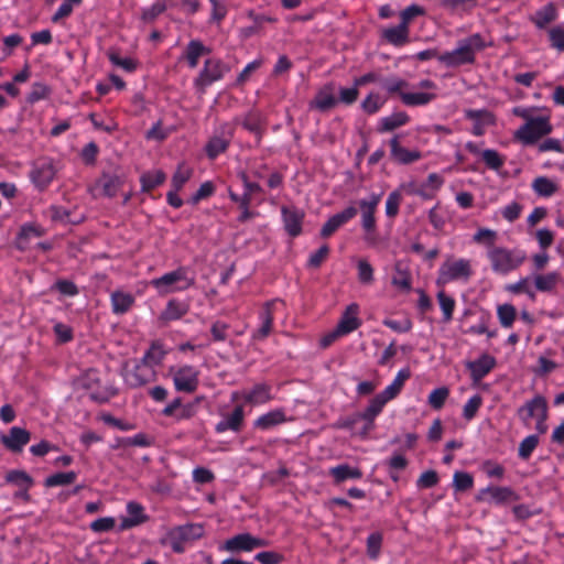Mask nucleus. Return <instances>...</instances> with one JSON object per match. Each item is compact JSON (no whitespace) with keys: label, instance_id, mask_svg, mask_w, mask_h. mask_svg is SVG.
<instances>
[{"label":"nucleus","instance_id":"obj_1","mask_svg":"<svg viewBox=\"0 0 564 564\" xmlns=\"http://www.w3.org/2000/svg\"><path fill=\"white\" fill-rule=\"evenodd\" d=\"M485 47L482 37L479 34H473L458 42L455 50L437 56L438 61L448 66L456 67L464 64L474 63L475 53Z\"/></svg>","mask_w":564,"mask_h":564},{"label":"nucleus","instance_id":"obj_2","mask_svg":"<svg viewBox=\"0 0 564 564\" xmlns=\"http://www.w3.org/2000/svg\"><path fill=\"white\" fill-rule=\"evenodd\" d=\"M491 269L498 274H507L518 269L527 259V254L520 249H507L503 247H490L487 251Z\"/></svg>","mask_w":564,"mask_h":564},{"label":"nucleus","instance_id":"obj_3","mask_svg":"<svg viewBox=\"0 0 564 564\" xmlns=\"http://www.w3.org/2000/svg\"><path fill=\"white\" fill-rule=\"evenodd\" d=\"M195 284V278L188 275V269L180 267L151 281V285L160 295L185 291Z\"/></svg>","mask_w":564,"mask_h":564},{"label":"nucleus","instance_id":"obj_4","mask_svg":"<svg viewBox=\"0 0 564 564\" xmlns=\"http://www.w3.org/2000/svg\"><path fill=\"white\" fill-rule=\"evenodd\" d=\"M471 275L473 267L470 260L448 258L438 269L436 285L443 288L454 281L467 282Z\"/></svg>","mask_w":564,"mask_h":564},{"label":"nucleus","instance_id":"obj_5","mask_svg":"<svg viewBox=\"0 0 564 564\" xmlns=\"http://www.w3.org/2000/svg\"><path fill=\"white\" fill-rule=\"evenodd\" d=\"M552 132L549 117H535L522 124L514 133V138L523 144H533L542 137Z\"/></svg>","mask_w":564,"mask_h":564},{"label":"nucleus","instance_id":"obj_6","mask_svg":"<svg viewBox=\"0 0 564 564\" xmlns=\"http://www.w3.org/2000/svg\"><path fill=\"white\" fill-rule=\"evenodd\" d=\"M229 70L230 67L221 59L208 58L204 62V66L195 78L194 85L200 90V93H204L206 87L217 80H220Z\"/></svg>","mask_w":564,"mask_h":564},{"label":"nucleus","instance_id":"obj_7","mask_svg":"<svg viewBox=\"0 0 564 564\" xmlns=\"http://www.w3.org/2000/svg\"><path fill=\"white\" fill-rule=\"evenodd\" d=\"M170 373L173 377L174 387L180 392L193 393L198 388L199 371L189 365L177 368H171Z\"/></svg>","mask_w":564,"mask_h":564},{"label":"nucleus","instance_id":"obj_8","mask_svg":"<svg viewBox=\"0 0 564 564\" xmlns=\"http://www.w3.org/2000/svg\"><path fill=\"white\" fill-rule=\"evenodd\" d=\"M268 545L267 540L256 538L250 533H240L225 541L221 550L227 552H251L258 547H264Z\"/></svg>","mask_w":564,"mask_h":564},{"label":"nucleus","instance_id":"obj_9","mask_svg":"<svg viewBox=\"0 0 564 564\" xmlns=\"http://www.w3.org/2000/svg\"><path fill=\"white\" fill-rule=\"evenodd\" d=\"M518 415L524 424H529L530 420L533 417L536 420H539V417L547 419L546 399L540 394L535 395L519 408Z\"/></svg>","mask_w":564,"mask_h":564},{"label":"nucleus","instance_id":"obj_10","mask_svg":"<svg viewBox=\"0 0 564 564\" xmlns=\"http://www.w3.org/2000/svg\"><path fill=\"white\" fill-rule=\"evenodd\" d=\"M155 370L142 360L132 369H126L124 381L131 388H139L154 381Z\"/></svg>","mask_w":564,"mask_h":564},{"label":"nucleus","instance_id":"obj_11","mask_svg":"<svg viewBox=\"0 0 564 564\" xmlns=\"http://www.w3.org/2000/svg\"><path fill=\"white\" fill-rule=\"evenodd\" d=\"M31 433L22 427L12 426L8 434L0 435L2 445L13 453L22 452L23 447L30 442Z\"/></svg>","mask_w":564,"mask_h":564},{"label":"nucleus","instance_id":"obj_12","mask_svg":"<svg viewBox=\"0 0 564 564\" xmlns=\"http://www.w3.org/2000/svg\"><path fill=\"white\" fill-rule=\"evenodd\" d=\"M381 200V194H371L368 198L358 202L361 213V227L371 230L376 226L375 213Z\"/></svg>","mask_w":564,"mask_h":564},{"label":"nucleus","instance_id":"obj_13","mask_svg":"<svg viewBox=\"0 0 564 564\" xmlns=\"http://www.w3.org/2000/svg\"><path fill=\"white\" fill-rule=\"evenodd\" d=\"M338 100L334 94V86L332 84L325 85L322 87L315 95V97L310 101L308 108L311 110H317L321 112H326L334 108L337 105Z\"/></svg>","mask_w":564,"mask_h":564},{"label":"nucleus","instance_id":"obj_14","mask_svg":"<svg viewBox=\"0 0 564 564\" xmlns=\"http://www.w3.org/2000/svg\"><path fill=\"white\" fill-rule=\"evenodd\" d=\"M358 213L355 206H348L343 212L332 216L322 227L321 236L327 238L332 236L339 227L352 219Z\"/></svg>","mask_w":564,"mask_h":564},{"label":"nucleus","instance_id":"obj_15","mask_svg":"<svg viewBox=\"0 0 564 564\" xmlns=\"http://www.w3.org/2000/svg\"><path fill=\"white\" fill-rule=\"evenodd\" d=\"M245 422V411L242 405H237L231 413L225 414L216 424L215 431L224 433L226 431L240 432Z\"/></svg>","mask_w":564,"mask_h":564},{"label":"nucleus","instance_id":"obj_16","mask_svg":"<svg viewBox=\"0 0 564 564\" xmlns=\"http://www.w3.org/2000/svg\"><path fill=\"white\" fill-rule=\"evenodd\" d=\"M391 159L399 164H411L422 158V153L417 150H408L399 142V137L394 135L390 140Z\"/></svg>","mask_w":564,"mask_h":564},{"label":"nucleus","instance_id":"obj_17","mask_svg":"<svg viewBox=\"0 0 564 564\" xmlns=\"http://www.w3.org/2000/svg\"><path fill=\"white\" fill-rule=\"evenodd\" d=\"M496 366V359L484 354L478 359L467 362V368L470 371L471 380L476 383L486 377Z\"/></svg>","mask_w":564,"mask_h":564},{"label":"nucleus","instance_id":"obj_18","mask_svg":"<svg viewBox=\"0 0 564 564\" xmlns=\"http://www.w3.org/2000/svg\"><path fill=\"white\" fill-rule=\"evenodd\" d=\"M281 212L286 232L292 237L299 236L302 231L304 213L296 207L288 206H283Z\"/></svg>","mask_w":564,"mask_h":564},{"label":"nucleus","instance_id":"obj_19","mask_svg":"<svg viewBox=\"0 0 564 564\" xmlns=\"http://www.w3.org/2000/svg\"><path fill=\"white\" fill-rule=\"evenodd\" d=\"M232 137V131L229 126H224L219 134L214 135L206 145V153L208 158L215 159L218 154L226 151Z\"/></svg>","mask_w":564,"mask_h":564},{"label":"nucleus","instance_id":"obj_20","mask_svg":"<svg viewBox=\"0 0 564 564\" xmlns=\"http://www.w3.org/2000/svg\"><path fill=\"white\" fill-rule=\"evenodd\" d=\"M241 398L251 405L264 404L272 399L271 387L267 383H257L251 389L241 391Z\"/></svg>","mask_w":564,"mask_h":564},{"label":"nucleus","instance_id":"obj_21","mask_svg":"<svg viewBox=\"0 0 564 564\" xmlns=\"http://www.w3.org/2000/svg\"><path fill=\"white\" fill-rule=\"evenodd\" d=\"M516 495L509 487H487L481 489L477 496V500H490L496 503H503L513 500Z\"/></svg>","mask_w":564,"mask_h":564},{"label":"nucleus","instance_id":"obj_22","mask_svg":"<svg viewBox=\"0 0 564 564\" xmlns=\"http://www.w3.org/2000/svg\"><path fill=\"white\" fill-rule=\"evenodd\" d=\"M386 401L381 395L377 394L361 413H357V419L366 421L362 434L366 435L373 427L375 417L382 411Z\"/></svg>","mask_w":564,"mask_h":564},{"label":"nucleus","instance_id":"obj_23","mask_svg":"<svg viewBox=\"0 0 564 564\" xmlns=\"http://www.w3.org/2000/svg\"><path fill=\"white\" fill-rule=\"evenodd\" d=\"M558 17L557 8L554 3L550 2L536 10L531 17L530 21L540 30L545 29L547 25L556 21Z\"/></svg>","mask_w":564,"mask_h":564},{"label":"nucleus","instance_id":"obj_24","mask_svg":"<svg viewBox=\"0 0 564 564\" xmlns=\"http://www.w3.org/2000/svg\"><path fill=\"white\" fill-rule=\"evenodd\" d=\"M127 511H128L129 516L126 518H122L120 525H119L120 530L131 529L133 527L144 523L148 520V516L144 514V512H143L144 511L143 507L138 502L130 501L127 505Z\"/></svg>","mask_w":564,"mask_h":564},{"label":"nucleus","instance_id":"obj_25","mask_svg":"<svg viewBox=\"0 0 564 564\" xmlns=\"http://www.w3.org/2000/svg\"><path fill=\"white\" fill-rule=\"evenodd\" d=\"M410 29L402 24L383 29L381 31V37L393 46H403L409 42Z\"/></svg>","mask_w":564,"mask_h":564},{"label":"nucleus","instance_id":"obj_26","mask_svg":"<svg viewBox=\"0 0 564 564\" xmlns=\"http://www.w3.org/2000/svg\"><path fill=\"white\" fill-rule=\"evenodd\" d=\"M55 170L48 162H42L34 165L31 171L33 183L41 189L45 188L54 178Z\"/></svg>","mask_w":564,"mask_h":564},{"label":"nucleus","instance_id":"obj_27","mask_svg":"<svg viewBox=\"0 0 564 564\" xmlns=\"http://www.w3.org/2000/svg\"><path fill=\"white\" fill-rule=\"evenodd\" d=\"M204 534V527L197 523H191L185 525H180L173 529L170 533L171 540L177 541H194L202 538Z\"/></svg>","mask_w":564,"mask_h":564},{"label":"nucleus","instance_id":"obj_28","mask_svg":"<svg viewBox=\"0 0 564 564\" xmlns=\"http://www.w3.org/2000/svg\"><path fill=\"white\" fill-rule=\"evenodd\" d=\"M359 326L360 319L358 318V305L350 304L344 312L336 328L343 335H347L356 330Z\"/></svg>","mask_w":564,"mask_h":564},{"label":"nucleus","instance_id":"obj_29","mask_svg":"<svg viewBox=\"0 0 564 564\" xmlns=\"http://www.w3.org/2000/svg\"><path fill=\"white\" fill-rule=\"evenodd\" d=\"M466 117L474 120L473 133L475 135H482L485 127L494 122L492 115L487 110H467Z\"/></svg>","mask_w":564,"mask_h":564},{"label":"nucleus","instance_id":"obj_30","mask_svg":"<svg viewBox=\"0 0 564 564\" xmlns=\"http://www.w3.org/2000/svg\"><path fill=\"white\" fill-rule=\"evenodd\" d=\"M285 421V412L282 409H275L259 416L254 421V427L260 430H269L273 426L284 423Z\"/></svg>","mask_w":564,"mask_h":564},{"label":"nucleus","instance_id":"obj_31","mask_svg":"<svg viewBox=\"0 0 564 564\" xmlns=\"http://www.w3.org/2000/svg\"><path fill=\"white\" fill-rule=\"evenodd\" d=\"M111 300V306L112 312L117 315H121L127 313L134 303V297L132 294L122 292V291H115L111 293L110 296Z\"/></svg>","mask_w":564,"mask_h":564},{"label":"nucleus","instance_id":"obj_32","mask_svg":"<svg viewBox=\"0 0 564 564\" xmlns=\"http://www.w3.org/2000/svg\"><path fill=\"white\" fill-rule=\"evenodd\" d=\"M210 50L205 46L199 40H192L188 42L184 56L191 68H195L198 65L200 56L208 54Z\"/></svg>","mask_w":564,"mask_h":564},{"label":"nucleus","instance_id":"obj_33","mask_svg":"<svg viewBox=\"0 0 564 564\" xmlns=\"http://www.w3.org/2000/svg\"><path fill=\"white\" fill-rule=\"evenodd\" d=\"M329 475L334 478L336 484H340L347 479H360L362 471L357 467H351L348 464L337 465L329 469Z\"/></svg>","mask_w":564,"mask_h":564},{"label":"nucleus","instance_id":"obj_34","mask_svg":"<svg viewBox=\"0 0 564 564\" xmlns=\"http://www.w3.org/2000/svg\"><path fill=\"white\" fill-rule=\"evenodd\" d=\"M410 378L409 369H401L391 384H389L382 392L379 393L386 401L394 399L402 390L404 382Z\"/></svg>","mask_w":564,"mask_h":564},{"label":"nucleus","instance_id":"obj_35","mask_svg":"<svg viewBox=\"0 0 564 564\" xmlns=\"http://www.w3.org/2000/svg\"><path fill=\"white\" fill-rule=\"evenodd\" d=\"M187 311V304L176 300H171L167 302L165 310L161 313L160 318L164 322L176 321L183 317Z\"/></svg>","mask_w":564,"mask_h":564},{"label":"nucleus","instance_id":"obj_36","mask_svg":"<svg viewBox=\"0 0 564 564\" xmlns=\"http://www.w3.org/2000/svg\"><path fill=\"white\" fill-rule=\"evenodd\" d=\"M121 185V177L115 174H102L97 182V186L100 187L102 194L108 197L115 196Z\"/></svg>","mask_w":564,"mask_h":564},{"label":"nucleus","instance_id":"obj_37","mask_svg":"<svg viewBox=\"0 0 564 564\" xmlns=\"http://www.w3.org/2000/svg\"><path fill=\"white\" fill-rule=\"evenodd\" d=\"M436 98L434 93H401V101L409 107L424 106Z\"/></svg>","mask_w":564,"mask_h":564},{"label":"nucleus","instance_id":"obj_38","mask_svg":"<svg viewBox=\"0 0 564 564\" xmlns=\"http://www.w3.org/2000/svg\"><path fill=\"white\" fill-rule=\"evenodd\" d=\"M392 285L402 290L410 291L411 290V274L409 269L403 265L401 262H397L394 265V275L391 281Z\"/></svg>","mask_w":564,"mask_h":564},{"label":"nucleus","instance_id":"obj_39","mask_svg":"<svg viewBox=\"0 0 564 564\" xmlns=\"http://www.w3.org/2000/svg\"><path fill=\"white\" fill-rule=\"evenodd\" d=\"M409 116L405 112H394L391 116L383 117L380 120V132H389L393 131L394 129L404 126L409 121Z\"/></svg>","mask_w":564,"mask_h":564},{"label":"nucleus","instance_id":"obj_40","mask_svg":"<svg viewBox=\"0 0 564 564\" xmlns=\"http://www.w3.org/2000/svg\"><path fill=\"white\" fill-rule=\"evenodd\" d=\"M532 189L542 197H550L557 192V185L546 176H539L532 182Z\"/></svg>","mask_w":564,"mask_h":564},{"label":"nucleus","instance_id":"obj_41","mask_svg":"<svg viewBox=\"0 0 564 564\" xmlns=\"http://www.w3.org/2000/svg\"><path fill=\"white\" fill-rule=\"evenodd\" d=\"M561 281V275L557 272H549L546 274H538L534 276V284L540 292H551L555 289Z\"/></svg>","mask_w":564,"mask_h":564},{"label":"nucleus","instance_id":"obj_42","mask_svg":"<svg viewBox=\"0 0 564 564\" xmlns=\"http://www.w3.org/2000/svg\"><path fill=\"white\" fill-rule=\"evenodd\" d=\"M165 356V350L160 343H153L150 349L145 352L142 358V361L150 367L158 366L162 362Z\"/></svg>","mask_w":564,"mask_h":564},{"label":"nucleus","instance_id":"obj_43","mask_svg":"<svg viewBox=\"0 0 564 564\" xmlns=\"http://www.w3.org/2000/svg\"><path fill=\"white\" fill-rule=\"evenodd\" d=\"M173 0H162L153 3L142 12V20L144 22L154 21L161 13H163L167 7H172Z\"/></svg>","mask_w":564,"mask_h":564},{"label":"nucleus","instance_id":"obj_44","mask_svg":"<svg viewBox=\"0 0 564 564\" xmlns=\"http://www.w3.org/2000/svg\"><path fill=\"white\" fill-rule=\"evenodd\" d=\"M165 181V174L163 171L148 172L141 176L142 189L150 192L156 186L161 185Z\"/></svg>","mask_w":564,"mask_h":564},{"label":"nucleus","instance_id":"obj_45","mask_svg":"<svg viewBox=\"0 0 564 564\" xmlns=\"http://www.w3.org/2000/svg\"><path fill=\"white\" fill-rule=\"evenodd\" d=\"M437 301L443 312V321L448 323L453 318V312L455 308V300L447 295L443 290L437 293Z\"/></svg>","mask_w":564,"mask_h":564},{"label":"nucleus","instance_id":"obj_46","mask_svg":"<svg viewBox=\"0 0 564 564\" xmlns=\"http://www.w3.org/2000/svg\"><path fill=\"white\" fill-rule=\"evenodd\" d=\"M77 478V474L75 471L67 473H56L54 475L48 476L45 479L44 485L46 487H56V486H65L73 484Z\"/></svg>","mask_w":564,"mask_h":564},{"label":"nucleus","instance_id":"obj_47","mask_svg":"<svg viewBox=\"0 0 564 564\" xmlns=\"http://www.w3.org/2000/svg\"><path fill=\"white\" fill-rule=\"evenodd\" d=\"M497 315L502 327L509 328L512 326L517 311L511 304H502L497 308Z\"/></svg>","mask_w":564,"mask_h":564},{"label":"nucleus","instance_id":"obj_48","mask_svg":"<svg viewBox=\"0 0 564 564\" xmlns=\"http://www.w3.org/2000/svg\"><path fill=\"white\" fill-rule=\"evenodd\" d=\"M550 46L558 52H564V28L555 25L547 30Z\"/></svg>","mask_w":564,"mask_h":564},{"label":"nucleus","instance_id":"obj_49","mask_svg":"<svg viewBox=\"0 0 564 564\" xmlns=\"http://www.w3.org/2000/svg\"><path fill=\"white\" fill-rule=\"evenodd\" d=\"M6 480L20 488H30L33 485L32 478L23 470H11L6 475Z\"/></svg>","mask_w":564,"mask_h":564},{"label":"nucleus","instance_id":"obj_50","mask_svg":"<svg viewBox=\"0 0 564 564\" xmlns=\"http://www.w3.org/2000/svg\"><path fill=\"white\" fill-rule=\"evenodd\" d=\"M380 85L388 93L399 94L400 97L401 93H404L403 89L409 86L408 82L398 77L382 78Z\"/></svg>","mask_w":564,"mask_h":564},{"label":"nucleus","instance_id":"obj_51","mask_svg":"<svg viewBox=\"0 0 564 564\" xmlns=\"http://www.w3.org/2000/svg\"><path fill=\"white\" fill-rule=\"evenodd\" d=\"M193 171L185 164H180L172 177V187L180 191L183 185L191 178Z\"/></svg>","mask_w":564,"mask_h":564},{"label":"nucleus","instance_id":"obj_52","mask_svg":"<svg viewBox=\"0 0 564 564\" xmlns=\"http://www.w3.org/2000/svg\"><path fill=\"white\" fill-rule=\"evenodd\" d=\"M481 156L485 164L491 170L499 171L505 164L503 158L496 150H484Z\"/></svg>","mask_w":564,"mask_h":564},{"label":"nucleus","instance_id":"obj_53","mask_svg":"<svg viewBox=\"0 0 564 564\" xmlns=\"http://www.w3.org/2000/svg\"><path fill=\"white\" fill-rule=\"evenodd\" d=\"M539 444L536 435L527 436L519 445L518 455L522 459H528Z\"/></svg>","mask_w":564,"mask_h":564},{"label":"nucleus","instance_id":"obj_54","mask_svg":"<svg viewBox=\"0 0 564 564\" xmlns=\"http://www.w3.org/2000/svg\"><path fill=\"white\" fill-rule=\"evenodd\" d=\"M473 476L465 471H456L453 477V486L456 491H466L473 487Z\"/></svg>","mask_w":564,"mask_h":564},{"label":"nucleus","instance_id":"obj_55","mask_svg":"<svg viewBox=\"0 0 564 564\" xmlns=\"http://www.w3.org/2000/svg\"><path fill=\"white\" fill-rule=\"evenodd\" d=\"M448 394L449 390L445 387L434 389L429 395V404L433 409L440 410L443 408Z\"/></svg>","mask_w":564,"mask_h":564},{"label":"nucleus","instance_id":"obj_56","mask_svg":"<svg viewBox=\"0 0 564 564\" xmlns=\"http://www.w3.org/2000/svg\"><path fill=\"white\" fill-rule=\"evenodd\" d=\"M481 404H482L481 397L479 394L473 395L467 401V403L464 405V409H463L464 419H466L467 421H470L471 419H474L475 415L477 414L479 408L481 406Z\"/></svg>","mask_w":564,"mask_h":564},{"label":"nucleus","instance_id":"obj_57","mask_svg":"<svg viewBox=\"0 0 564 564\" xmlns=\"http://www.w3.org/2000/svg\"><path fill=\"white\" fill-rule=\"evenodd\" d=\"M357 269H358V279H359L360 283L371 284L373 282V269L367 260H365V259L359 260L358 264H357Z\"/></svg>","mask_w":564,"mask_h":564},{"label":"nucleus","instance_id":"obj_58","mask_svg":"<svg viewBox=\"0 0 564 564\" xmlns=\"http://www.w3.org/2000/svg\"><path fill=\"white\" fill-rule=\"evenodd\" d=\"M425 13L424 8L417 4H411L400 12V22L409 28L410 22L419 15Z\"/></svg>","mask_w":564,"mask_h":564},{"label":"nucleus","instance_id":"obj_59","mask_svg":"<svg viewBox=\"0 0 564 564\" xmlns=\"http://www.w3.org/2000/svg\"><path fill=\"white\" fill-rule=\"evenodd\" d=\"M402 200L400 192L394 191L389 194L386 202V214L388 217H395L399 213V207Z\"/></svg>","mask_w":564,"mask_h":564},{"label":"nucleus","instance_id":"obj_60","mask_svg":"<svg viewBox=\"0 0 564 564\" xmlns=\"http://www.w3.org/2000/svg\"><path fill=\"white\" fill-rule=\"evenodd\" d=\"M383 104L384 100L378 94H369L361 102V107L366 112L375 113Z\"/></svg>","mask_w":564,"mask_h":564},{"label":"nucleus","instance_id":"obj_61","mask_svg":"<svg viewBox=\"0 0 564 564\" xmlns=\"http://www.w3.org/2000/svg\"><path fill=\"white\" fill-rule=\"evenodd\" d=\"M497 238V232L488 228H480L473 237L477 243L487 245L489 248L495 247L494 242Z\"/></svg>","mask_w":564,"mask_h":564},{"label":"nucleus","instance_id":"obj_62","mask_svg":"<svg viewBox=\"0 0 564 564\" xmlns=\"http://www.w3.org/2000/svg\"><path fill=\"white\" fill-rule=\"evenodd\" d=\"M529 278H523L519 280L517 283L510 284L507 286V290L511 293H525L531 299L535 297V293L532 291L531 286L529 285Z\"/></svg>","mask_w":564,"mask_h":564},{"label":"nucleus","instance_id":"obj_63","mask_svg":"<svg viewBox=\"0 0 564 564\" xmlns=\"http://www.w3.org/2000/svg\"><path fill=\"white\" fill-rule=\"evenodd\" d=\"M109 61L124 70L132 72L135 69V63L131 58H122L117 52L110 51L108 53Z\"/></svg>","mask_w":564,"mask_h":564},{"label":"nucleus","instance_id":"obj_64","mask_svg":"<svg viewBox=\"0 0 564 564\" xmlns=\"http://www.w3.org/2000/svg\"><path fill=\"white\" fill-rule=\"evenodd\" d=\"M382 536L379 533H372L367 539V552L371 558H377L380 552Z\"/></svg>","mask_w":564,"mask_h":564}]
</instances>
